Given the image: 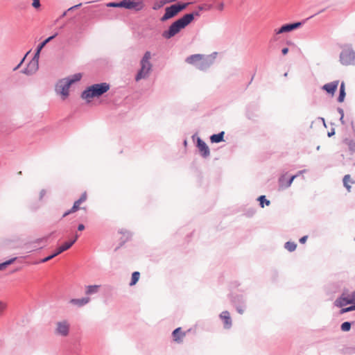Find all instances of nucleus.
<instances>
[{
    "instance_id": "nucleus-1",
    "label": "nucleus",
    "mask_w": 355,
    "mask_h": 355,
    "mask_svg": "<svg viewBox=\"0 0 355 355\" xmlns=\"http://www.w3.org/2000/svg\"><path fill=\"white\" fill-rule=\"evenodd\" d=\"M110 89V85L107 83H95L87 87L81 93L80 97L89 103L91 99L98 98L107 92Z\"/></svg>"
},
{
    "instance_id": "nucleus-2",
    "label": "nucleus",
    "mask_w": 355,
    "mask_h": 355,
    "mask_svg": "<svg viewBox=\"0 0 355 355\" xmlns=\"http://www.w3.org/2000/svg\"><path fill=\"white\" fill-rule=\"evenodd\" d=\"M150 52L146 51L140 60V69L138 70L135 77L136 82H139L142 79H146L149 77L153 68V64L150 62Z\"/></svg>"
},
{
    "instance_id": "nucleus-3",
    "label": "nucleus",
    "mask_w": 355,
    "mask_h": 355,
    "mask_svg": "<svg viewBox=\"0 0 355 355\" xmlns=\"http://www.w3.org/2000/svg\"><path fill=\"white\" fill-rule=\"evenodd\" d=\"M228 297L236 312L243 315L247 309V296L241 293H231Z\"/></svg>"
},
{
    "instance_id": "nucleus-4",
    "label": "nucleus",
    "mask_w": 355,
    "mask_h": 355,
    "mask_svg": "<svg viewBox=\"0 0 355 355\" xmlns=\"http://www.w3.org/2000/svg\"><path fill=\"white\" fill-rule=\"evenodd\" d=\"M342 51L339 55V61L342 65L349 66L355 64V51L350 44L341 46Z\"/></svg>"
},
{
    "instance_id": "nucleus-5",
    "label": "nucleus",
    "mask_w": 355,
    "mask_h": 355,
    "mask_svg": "<svg viewBox=\"0 0 355 355\" xmlns=\"http://www.w3.org/2000/svg\"><path fill=\"white\" fill-rule=\"evenodd\" d=\"M187 24L181 17L173 21L167 30L162 32V36L166 40H169L179 33L182 29L187 26Z\"/></svg>"
},
{
    "instance_id": "nucleus-6",
    "label": "nucleus",
    "mask_w": 355,
    "mask_h": 355,
    "mask_svg": "<svg viewBox=\"0 0 355 355\" xmlns=\"http://www.w3.org/2000/svg\"><path fill=\"white\" fill-rule=\"evenodd\" d=\"M190 4V2L182 3L178 2L172 4L165 8V12L160 18V21L164 22L175 17L179 12L184 10Z\"/></svg>"
},
{
    "instance_id": "nucleus-7",
    "label": "nucleus",
    "mask_w": 355,
    "mask_h": 355,
    "mask_svg": "<svg viewBox=\"0 0 355 355\" xmlns=\"http://www.w3.org/2000/svg\"><path fill=\"white\" fill-rule=\"evenodd\" d=\"M79 237V234L77 233L75 234L73 239L69 240V241H66L64 243H62L61 245H60L55 252H53L50 255L44 257V259H41L39 263H46L54 257H57L60 254L62 253L63 252L69 250L78 240Z\"/></svg>"
},
{
    "instance_id": "nucleus-8",
    "label": "nucleus",
    "mask_w": 355,
    "mask_h": 355,
    "mask_svg": "<svg viewBox=\"0 0 355 355\" xmlns=\"http://www.w3.org/2000/svg\"><path fill=\"white\" fill-rule=\"evenodd\" d=\"M313 16H311L302 21H295V22L288 23V24H285L282 25L280 28L275 30V35L272 38V40L276 41L277 40V38L276 37L277 35H279V34L284 33H289L295 29L300 28L305 23V21L306 20L311 18Z\"/></svg>"
},
{
    "instance_id": "nucleus-9",
    "label": "nucleus",
    "mask_w": 355,
    "mask_h": 355,
    "mask_svg": "<svg viewBox=\"0 0 355 355\" xmlns=\"http://www.w3.org/2000/svg\"><path fill=\"white\" fill-rule=\"evenodd\" d=\"M71 85L66 78L60 79L55 84V92L57 94H60L63 100L67 98L69 95V88Z\"/></svg>"
},
{
    "instance_id": "nucleus-10",
    "label": "nucleus",
    "mask_w": 355,
    "mask_h": 355,
    "mask_svg": "<svg viewBox=\"0 0 355 355\" xmlns=\"http://www.w3.org/2000/svg\"><path fill=\"white\" fill-rule=\"evenodd\" d=\"M354 300L351 299V296L349 294V289L347 288H344L342 293L339 297H338L334 301V306L337 307H343L346 306L349 304H352L354 302Z\"/></svg>"
},
{
    "instance_id": "nucleus-11",
    "label": "nucleus",
    "mask_w": 355,
    "mask_h": 355,
    "mask_svg": "<svg viewBox=\"0 0 355 355\" xmlns=\"http://www.w3.org/2000/svg\"><path fill=\"white\" fill-rule=\"evenodd\" d=\"M145 5L143 0H123V8L136 12L144 9Z\"/></svg>"
},
{
    "instance_id": "nucleus-12",
    "label": "nucleus",
    "mask_w": 355,
    "mask_h": 355,
    "mask_svg": "<svg viewBox=\"0 0 355 355\" xmlns=\"http://www.w3.org/2000/svg\"><path fill=\"white\" fill-rule=\"evenodd\" d=\"M216 55L217 53L214 52L211 55L207 57L202 55V60H200V62H199L196 68L201 71L207 70L214 63Z\"/></svg>"
},
{
    "instance_id": "nucleus-13",
    "label": "nucleus",
    "mask_w": 355,
    "mask_h": 355,
    "mask_svg": "<svg viewBox=\"0 0 355 355\" xmlns=\"http://www.w3.org/2000/svg\"><path fill=\"white\" fill-rule=\"evenodd\" d=\"M196 146L199 150L200 155L204 159L210 156V150L207 144L200 137H197L196 139Z\"/></svg>"
},
{
    "instance_id": "nucleus-14",
    "label": "nucleus",
    "mask_w": 355,
    "mask_h": 355,
    "mask_svg": "<svg viewBox=\"0 0 355 355\" xmlns=\"http://www.w3.org/2000/svg\"><path fill=\"white\" fill-rule=\"evenodd\" d=\"M55 334L62 336H67L69 332V324L67 320L56 323Z\"/></svg>"
},
{
    "instance_id": "nucleus-15",
    "label": "nucleus",
    "mask_w": 355,
    "mask_h": 355,
    "mask_svg": "<svg viewBox=\"0 0 355 355\" xmlns=\"http://www.w3.org/2000/svg\"><path fill=\"white\" fill-rule=\"evenodd\" d=\"M225 329H230L232 327V320L228 311H223L219 315Z\"/></svg>"
},
{
    "instance_id": "nucleus-16",
    "label": "nucleus",
    "mask_w": 355,
    "mask_h": 355,
    "mask_svg": "<svg viewBox=\"0 0 355 355\" xmlns=\"http://www.w3.org/2000/svg\"><path fill=\"white\" fill-rule=\"evenodd\" d=\"M297 175H291L288 180L286 179L285 175H282L278 179L279 187L282 189H286L291 187Z\"/></svg>"
},
{
    "instance_id": "nucleus-17",
    "label": "nucleus",
    "mask_w": 355,
    "mask_h": 355,
    "mask_svg": "<svg viewBox=\"0 0 355 355\" xmlns=\"http://www.w3.org/2000/svg\"><path fill=\"white\" fill-rule=\"evenodd\" d=\"M339 80H334L331 83L324 84L322 87V89L325 91L328 94L334 96L338 89Z\"/></svg>"
},
{
    "instance_id": "nucleus-18",
    "label": "nucleus",
    "mask_w": 355,
    "mask_h": 355,
    "mask_svg": "<svg viewBox=\"0 0 355 355\" xmlns=\"http://www.w3.org/2000/svg\"><path fill=\"white\" fill-rule=\"evenodd\" d=\"M120 234H123V237L120 239V243L119 246L115 248V251L118 250L120 248H121L128 241H129L132 236V234L125 230H121L119 232Z\"/></svg>"
},
{
    "instance_id": "nucleus-19",
    "label": "nucleus",
    "mask_w": 355,
    "mask_h": 355,
    "mask_svg": "<svg viewBox=\"0 0 355 355\" xmlns=\"http://www.w3.org/2000/svg\"><path fill=\"white\" fill-rule=\"evenodd\" d=\"M185 332L182 331L181 327L175 329L172 332L173 340L177 343H180L182 342L183 338L185 336Z\"/></svg>"
},
{
    "instance_id": "nucleus-20",
    "label": "nucleus",
    "mask_w": 355,
    "mask_h": 355,
    "mask_svg": "<svg viewBox=\"0 0 355 355\" xmlns=\"http://www.w3.org/2000/svg\"><path fill=\"white\" fill-rule=\"evenodd\" d=\"M89 302H90L89 297H82L80 299L73 298V299H71L69 301V302L71 304L76 305L78 307H82V306L86 305L87 304H88Z\"/></svg>"
},
{
    "instance_id": "nucleus-21",
    "label": "nucleus",
    "mask_w": 355,
    "mask_h": 355,
    "mask_svg": "<svg viewBox=\"0 0 355 355\" xmlns=\"http://www.w3.org/2000/svg\"><path fill=\"white\" fill-rule=\"evenodd\" d=\"M200 15V12L197 10L190 13H187L184 15L182 17L185 21V22L189 25L191 24L195 19L196 17H199Z\"/></svg>"
},
{
    "instance_id": "nucleus-22",
    "label": "nucleus",
    "mask_w": 355,
    "mask_h": 355,
    "mask_svg": "<svg viewBox=\"0 0 355 355\" xmlns=\"http://www.w3.org/2000/svg\"><path fill=\"white\" fill-rule=\"evenodd\" d=\"M203 55L202 54H193L186 58V62L189 64L194 65L196 67H197L200 60H202V57Z\"/></svg>"
},
{
    "instance_id": "nucleus-23",
    "label": "nucleus",
    "mask_w": 355,
    "mask_h": 355,
    "mask_svg": "<svg viewBox=\"0 0 355 355\" xmlns=\"http://www.w3.org/2000/svg\"><path fill=\"white\" fill-rule=\"evenodd\" d=\"M101 288V285H89L85 287V293L87 297H89V295H92L94 294H96L99 292Z\"/></svg>"
},
{
    "instance_id": "nucleus-24",
    "label": "nucleus",
    "mask_w": 355,
    "mask_h": 355,
    "mask_svg": "<svg viewBox=\"0 0 355 355\" xmlns=\"http://www.w3.org/2000/svg\"><path fill=\"white\" fill-rule=\"evenodd\" d=\"M224 136H225V132L221 131L217 134L211 135L209 137V139L212 144H218L220 142L225 141Z\"/></svg>"
},
{
    "instance_id": "nucleus-25",
    "label": "nucleus",
    "mask_w": 355,
    "mask_h": 355,
    "mask_svg": "<svg viewBox=\"0 0 355 355\" xmlns=\"http://www.w3.org/2000/svg\"><path fill=\"white\" fill-rule=\"evenodd\" d=\"M86 200H87V193H86V192H84V193H83L81 194V196L79 198V199L74 202V203H73V205L72 206L73 210H74L75 211H77L78 210L81 209L80 207V205L81 203H83V202H85ZM82 209H85V208L83 207Z\"/></svg>"
},
{
    "instance_id": "nucleus-26",
    "label": "nucleus",
    "mask_w": 355,
    "mask_h": 355,
    "mask_svg": "<svg viewBox=\"0 0 355 355\" xmlns=\"http://www.w3.org/2000/svg\"><path fill=\"white\" fill-rule=\"evenodd\" d=\"M346 96V92H345V84L343 81L340 83V89H339V95L337 98V101L338 103H343L345 101Z\"/></svg>"
},
{
    "instance_id": "nucleus-27",
    "label": "nucleus",
    "mask_w": 355,
    "mask_h": 355,
    "mask_svg": "<svg viewBox=\"0 0 355 355\" xmlns=\"http://www.w3.org/2000/svg\"><path fill=\"white\" fill-rule=\"evenodd\" d=\"M58 35V33H55L53 35L48 37L44 41L40 42L36 48L39 49L40 51L43 49V48L51 41H52L54 38H55Z\"/></svg>"
},
{
    "instance_id": "nucleus-28",
    "label": "nucleus",
    "mask_w": 355,
    "mask_h": 355,
    "mask_svg": "<svg viewBox=\"0 0 355 355\" xmlns=\"http://www.w3.org/2000/svg\"><path fill=\"white\" fill-rule=\"evenodd\" d=\"M82 73H76L71 76H69L67 78H65L67 81L70 83V85H73V83H76V82H78L82 78Z\"/></svg>"
},
{
    "instance_id": "nucleus-29",
    "label": "nucleus",
    "mask_w": 355,
    "mask_h": 355,
    "mask_svg": "<svg viewBox=\"0 0 355 355\" xmlns=\"http://www.w3.org/2000/svg\"><path fill=\"white\" fill-rule=\"evenodd\" d=\"M140 277V272L138 271H135L132 273L131 280L129 283L130 286H135L139 281Z\"/></svg>"
},
{
    "instance_id": "nucleus-30",
    "label": "nucleus",
    "mask_w": 355,
    "mask_h": 355,
    "mask_svg": "<svg viewBox=\"0 0 355 355\" xmlns=\"http://www.w3.org/2000/svg\"><path fill=\"white\" fill-rule=\"evenodd\" d=\"M27 67H28L31 73H32V75L33 73H35L39 69V63L37 62H35V61H30L28 64H27Z\"/></svg>"
},
{
    "instance_id": "nucleus-31",
    "label": "nucleus",
    "mask_w": 355,
    "mask_h": 355,
    "mask_svg": "<svg viewBox=\"0 0 355 355\" xmlns=\"http://www.w3.org/2000/svg\"><path fill=\"white\" fill-rule=\"evenodd\" d=\"M257 200L259 202V205L261 207H264L265 205H270V201L267 200L266 196L261 195L258 197Z\"/></svg>"
},
{
    "instance_id": "nucleus-32",
    "label": "nucleus",
    "mask_w": 355,
    "mask_h": 355,
    "mask_svg": "<svg viewBox=\"0 0 355 355\" xmlns=\"http://www.w3.org/2000/svg\"><path fill=\"white\" fill-rule=\"evenodd\" d=\"M354 323V321L353 322L346 321V322H343L340 325L341 331H343L344 332L349 331L352 328V325Z\"/></svg>"
},
{
    "instance_id": "nucleus-33",
    "label": "nucleus",
    "mask_w": 355,
    "mask_h": 355,
    "mask_svg": "<svg viewBox=\"0 0 355 355\" xmlns=\"http://www.w3.org/2000/svg\"><path fill=\"white\" fill-rule=\"evenodd\" d=\"M284 248L288 251V252H293L296 250L297 244L295 242L293 241H287L284 244Z\"/></svg>"
},
{
    "instance_id": "nucleus-34",
    "label": "nucleus",
    "mask_w": 355,
    "mask_h": 355,
    "mask_svg": "<svg viewBox=\"0 0 355 355\" xmlns=\"http://www.w3.org/2000/svg\"><path fill=\"white\" fill-rule=\"evenodd\" d=\"M345 142L347 144L350 153L352 155L354 154L355 153V141L352 139H347L345 140Z\"/></svg>"
},
{
    "instance_id": "nucleus-35",
    "label": "nucleus",
    "mask_w": 355,
    "mask_h": 355,
    "mask_svg": "<svg viewBox=\"0 0 355 355\" xmlns=\"http://www.w3.org/2000/svg\"><path fill=\"white\" fill-rule=\"evenodd\" d=\"M81 6H82V3H78L77 5H75L73 6L70 7L67 10L63 12V13L60 15L59 19L64 17L67 15L68 12H71V11L74 10L75 9H77V8H80Z\"/></svg>"
},
{
    "instance_id": "nucleus-36",
    "label": "nucleus",
    "mask_w": 355,
    "mask_h": 355,
    "mask_svg": "<svg viewBox=\"0 0 355 355\" xmlns=\"http://www.w3.org/2000/svg\"><path fill=\"white\" fill-rule=\"evenodd\" d=\"M107 7H112V8H123V0L119 1V2H110L107 3Z\"/></svg>"
},
{
    "instance_id": "nucleus-37",
    "label": "nucleus",
    "mask_w": 355,
    "mask_h": 355,
    "mask_svg": "<svg viewBox=\"0 0 355 355\" xmlns=\"http://www.w3.org/2000/svg\"><path fill=\"white\" fill-rule=\"evenodd\" d=\"M349 306H348L340 307L341 309L340 310V314H344L345 313L353 311L354 309L352 307V305L351 304H349Z\"/></svg>"
},
{
    "instance_id": "nucleus-38",
    "label": "nucleus",
    "mask_w": 355,
    "mask_h": 355,
    "mask_svg": "<svg viewBox=\"0 0 355 355\" xmlns=\"http://www.w3.org/2000/svg\"><path fill=\"white\" fill-rule=\"evenodd\" d=\"M40 52H41V51L39 49L36 48L35 53H34L33 58H32L31 61H35V62L39 63Z\"/></svg>"
},
{
    "instance_id": "nucleus-39",
    "label": "nucleus",
    "mask_w": 355,
    "mask_h": 355,
    "mask_svg": "<svg viewBox=\"0 0 355 355\" xmlns=\"http://www.w3.org/2000/svg\"><path fill=\"white\" fill-rule=\"evenodd\" d=\"M350 180V175H345L343 178V184L346 187V189L349 191L351 187L348 184V181Z\"/></svg>"
},
{
    "instance_id": "nucleus-40",
    "label": "nucleus",
    "mask_w": 355,
    "mask_h": 355,
    "mask_svg": "<svg viewBox=\"0 0 355 355\" xmlns=\"http://www.w3.org/2000/svg\"><path fill=\"white\" fill-rule=\"evenodd\" d=\"M212 7L211 5H201V6H198V10L200 12V11H202L204 10H209L211 9V8Z\"/></svg>"
},
{
    "instance_id": "nucleus-41",
    "label": "nucleus",
    "mask_w": 355,
    "mask_h": 355,
    "mask_svg": "<svg viewBox=\"0 0 355 355\" xmlns=\"http://www.w3.org/2000/svg\"><path fill=\"white\" fill-rule=\"evenodd\" d=\"M30 51H28L26 55L24 56V58L21 60V61L19 62V63L13 69V71H16L21 66V64H23V62H24L25 59H26V55L29 53Z\"/></svg>"
},
{
    "instance_id": "nucleus-42",
    "label": "nucleus",
    "mask_w": 355,
    "mask_h": 355,
    "mask_svg": "<svg viewBox=\"0 0 355 355\" xmlns=\"http://www.w3.org/2000/svg\"><path fill=\"white\" fill-rule=\"evenodd\" d=\"M7 305L5 302L0 300V315H1L4 311V310L6 309Z\"/></svg>"
},
{
    "instance_id": "nucleus-43",
    "label": "nucleus",
    "mask_w": 355,
    "mask_h": 355,
    "mask_svg": "<svg viewBox=\"0 0 355 355\" xmlns=\"http://www.w3.org/2000/svg\"><path fill=\"white\" fill-rule=\"evenodd\" d=\"M32 1H33L32 6L34 8L37 9V8H40L41 4L40 2V0H32Z\"/></svg>"
},
{
    "instance_id": "nucleus-44",
    "label": "nucleus",
    "mask_w": 355,
    "mask_h": 355,
    "mask_svg": "<svg viewBox=\"0 0 355 355\" xmlns=\"http://www.w3.org/2000/svg\"><path fill=\"white\" fill-rule=\"evenodd\" d=\"M17 259V257H13V258H11V259L4 261L5 263H6V267L8 266L9 265L13 263Z\"/></svg>"
},
{
    "instance_id": "nucleus-45",
    "label": "nucleus",
    "mask_w": 355,
    "mask_h": 355,
    "mask_svg": "<svg viewBox=\"0 0 355 355\" xmlns=\"http://www.w3.org/2000/svg\"><path fill=\"white\" fill-rule=\"evenodd\" d=\"M74 212H76V211H75L74 210H73V209H72V207H71L70 209H69V210L66 211L63 214V215H62V218H65L66 216H69V214H73V213H74Z\"/></svg>"
},
{
    "instance_id": "nucleus-46",
    "label": "nucleus",
    "mask_w": 355,
    "mask_h": 355,
    "mask_svg": "<svg viewBox=\"0 0 355 355\" xmlns=\"http://www.w3.org/2000/svg\"><path fill=\"white\" fill-rule=\"evenodd\" d=\"M21 73H24V74H26L27 76H31L32 73H31L28 67L26 66V68H24L22 71H21Z\"/></svg>"
},
{
    "instance_id": "nucleus-47",
    "label": "nucleus",
    "mask_w": 355,
    "mask_h": 355,
    "mask_svg": "<svg viewBox=\"0 0 355 355\" xmlns=\"http://www.w3.org/2000/svg\"><path fill=\"white\" fill-rule=\"evenodd\" d=\"M46 191L45 189H42L40 192V196H39V200H42V198H44V196L46 195Z\"/></svg>"
},
{
    "instance_id": "nucleus-48",
    "label": "nucleus",
    "mask_w": 355,
    "mask_h": 355,
    "mask_svg": "<svg viewBox=\"0 0 355 355\" xmlns=\"http://www.w3.org/2000/svg\"><path fill=\"white\" fill-rule=\"evenodd\" d=\"M307 239H308V236L306 235V236L301 237L299 241L300 243L304 244L306 242Z\"/></svg>"
},
{
    "instance_id": "nucleus-49",
    "label": "nucleus",
    "mask_w": 355,
    "mask_h": 355,
    "mask_svg": "<svg viewBox=\"0 0 355 355\" xmlns=\"http://www.w3.org/2000/svg\"><path fill=\"white\" fill-rule=\"evenodd\" d=\"M49 239V235H46L42 238L38 239V241H43V242H47Z\"/></svg>"
},
{
    "instance_id": "nucleus-50",
    "label": "nucleus",
    "mask_w": 355,
    "mask_h": 355,
    "mask_svg": "<svg viewBox=\"0 0 355 355\" xmlns=\"http://www.w3.org/2000/svg\"><path fill=\"white\" fill-rule=\"evenodd\" d=\"M288 51H289V49H288V47H284V48H283V49H282V53L284 55H286V54L288 53Z\"/></svg>"
},
{
    "instance_id": "nucleus-51",
    "label": "nucleus",
    "mask_w": 355,
    "mask_h": 355,
    "mask_svg": "<svg viewBox=\"0 0 355 355\" xmlns=\"http://www.w3.org/2000/svg\"><path fill=\"white\" fill-rule=\"evenodd\" d=\"M334 135H335V129L334 128H331V131L328 132V133H327V136L329 137H331V136H333Z\"/></svg>"
},
{
    "instance_id": "nucleus-52",
    "label": "nucleus",
    "mask_w": 355,
    "mask_h": 355,
    "mask_svg": "<svg viewBox=\"0 0 355 355\" xmlns=\"http://www.w3.org/2000/svg\"><path fill=\"white\" fill-rule=\"evenodd\" d=\"M337 111H338V112L340 114V116H345V114H344V110H343V108H341V107H338V108H337Z\"/></svg>"
},
{
    "instance_id": "nucleus-53",
    "label": "nucleus",
    "mask_w": 355,
    "mask_h": 355,
    "mask_svg": "<svg viewBox=\"0 0 355 355\" xmlns=\"http://www.w3.org/2000/svg\"><path fill=\"white\" fill-rule=\"evenodd\" d=\"M85 225H84L83 224H82V223H81V224H79V225H78V227H77V229H78V231H83V230H85Z\"/></svg>"
},
{
    "instance_id": "nucleus-54",
    "label": "nucleus",
    "mask_w": 355,
    "mask_h": 355,
    "mask_svg": "<svg viewBox=\"0 0 355 355\" xmlns=\"http://www.w3.org/2000/svg\"><path fill=\"white\" fill-rule=\"evenodd\" d=\"M349 352L355 353V346L347 348Z\"/></svg>"
},
{
    "instance_id": "nucleus-55",
    "label": "nucleus",
    "mask_w": 355,
    "mask_h": 355,
    "mask_svg": "<svg viewBox=\"0 0 355 355\" xmlns=\"http://www.w3.org/2000/svg\"><path fill=\"white\" fill-rule=\"evenodd\" d=\"M224 8V3H220L218 5V9L219 10H223Z\"/></svg>"
},
{
    "instance_id": "nucleus-56",
    "label": "nucleus",
    "mask_w": 355,
    "mask_h": 355,
    "mask_svg": "<svg viewBox=\"0 0 355 355\" xmlns=\"http://www.w3.org/2000/svg\"><path fill=\"white\" fill-rule=\"evenodd\" d=\"M6 268L5 262L0 263V270H3Z\"/></svg>"
},
{
    "instance_id": "nucleus-57",
    "label": "nucleus",
    "mask_w": 355,
    "mask_h": 355,
    "mask_svg": "<svg viewBox=\"0 0 355 355\" xmlns=\"http://www.w3.org/2000/svg\"><path fill=\"white\" fill-rule=\"evenodd\" d=\"M351 299L355 300V290L349 293Z\"/></svg>"
},
{
    "instance_id": "nucleus-58",
    "label": "nucleus",
    "mask_w": 355,
    "mask_h": 355,
    "mask_svg": "<svg viewBox=\"0 0 355 355\" xmlns=\"http://www.w3.org/2000/svg\"><path fill=\"white\" fill-rule=\"evenodd\" d=\"M305 172H306V170H301V171H299L295 175H297V177H298L300 175H302Z\"/></svg>"
},
{
    "instance_id": "nucleus-59",
    "label": "nucleus",
    "mask_w": 355,
    "mask_h": 355,
    "mask_svg": "<svg viewBox=\"0 0 355 355\" xmlns=\"http://www.w3.org/2000/svg\"><path fill=\"white\" fill-rule=\"evenodd\" d=\"M340 123H341L343 125H344V124H345V121H344V116H340Z\"/></svg>"
},
{
    "instance_id": "nucleus-60",
    "label": "nucleus",
    "mask_w": 355,
    "mask_h": 355,
    "mask_svg": "<svg viewBox=\"0 0 355 355\" xmlns=\"http://www.w3.org/2000/svg\"><path fill=\"white\" fill-rule=\"evenodd\" d=\"M318 119L320 120V121H322L324 125L326 127V123H325L324 119L322 118V117H318Z\"/></svg>"
},
{
    "instance_id": "nucleus-61",
    "label": "nucleus",
    "mask_w": 355,
    "mask_h": 355,
    "mask_svg": "<svg viewBox=\"0 0 355 355\" xmlns=\"http://www.w3.org/2000/svg\"><path fill=\"white\" fill-rule=\"evenodd\" d=\"M164 4V3H163V2H161L160 5H157V6L153 7V9L156 10V9L160 8L161 6H162Z\"/></svg>"
},
{
    "instance_id": "nucleus-62",
    "label": "nucleus",
    "mask_w": 355,
    "mask_h": 355,
    "mask_svg": "<svg viewBox=\"0 0 355 355\" xmlns=\"http://www.w3.org/2000/svg\"><path fill=\"white\" fill-rule=\"evenodd\" d=\"M43 242V241H38V239L33 241V243H40Z\"/></svg>"
},
{
    "instance_id": "nucleus-63",
    "label": "nucleus",
    "mask_w": 355,
    "mask_h": 355,
    "mask_svg": "<svg viewBox=\"0 0 355 355\" xmlns=\"http://www.w3.org/2000/svg\"><path fill=\"white\" fill-rule=\"evenodd\" d=\"M352 307L353 308L354 311H355V300L352 303Z\"/></svg>"
},
{
    "instance_id": "nucleus-64",
    "label": "nucleus",
    "mask_w": 355,
    "mask_h": 355,
    "mask_svg": "<svg viewBox=\"0 0 355 355\" xmlns=\"http://www.w3.org/2000/svg\"><path fill=\"white\" fill-rule=\"evenodd\" d=\"M55 233V232H52L49 233L48 235H49V238Z\"/></svg>"
}]
</instances>
